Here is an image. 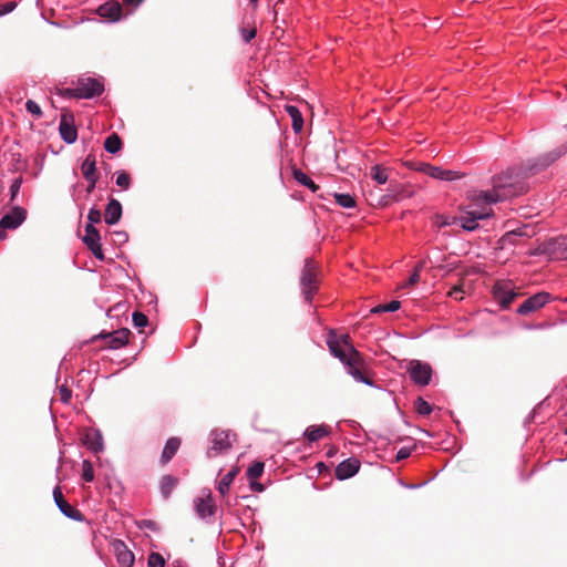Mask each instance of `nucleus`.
Segmentation results:
<instances>
[{"label":"nucleus","mask_w":567,"mask_h":567,"mask_svg":"<svg viewBox=\"0 0 567 567\" xmlns=\"http://www.w3.org/2000/svg\"><path fill=\"white\" fill-rule=\"evenodd\" d=\"M82 477L86 482H92L94 480L93 465L87 460H84L82 463Z\"/></svg>","instance_id":"nucleus-35"},{"label":"nucleus","mask_w":567,"mask_h":567,"mask_svg":"<svg viewBox=\"0 0 567 567\" xmlns=\"http://www.w3.org/2000/svg\"><path fill=\"white\" fill-rule=\"evenodd\" d=\"M83 443L95 454L104 450L103 437L99 430L87 429L83 434Z\"/></svg>","instance_id":"nucleus-13"},{"label":"nucleus","mask_w":567,"mask_h":567,"mask_svg":"<svg viewBox=\"0 0 567 567\" xmlns=\"http://www.w3.org/2000/svg\"><path fill=\"white\" fill-rule=\"evenodd\" d=\"M258 0H251V2L256 6Z\"/></svg>","instance_id":"nucleus-55"},{"label":"nucleus","mask_w":567,"mask_h":567,"mask_svg":"<svg viewBox=\"0 0 567 567\" xmlns=\"http://www.w3.org/2000/svg\"><path fill=\"white\" fill-rule=\"evenodd\" d=\"M293 177H295V179H296L299 184H301V185H303V186H306V187L310 188L312 192H316V190H317L318 186H317V185L313 183V181H312V179H311V178H310L306 173H303L302 171H300V169H295V172H293Z\"/></svg>","instance_id":"nucleus-28"},{"label":"nucleus","mask_w":567,"mask_h":567,"mask_svg":"<svg viewBox=\"0 0 567 567\" xmlns=\"http://www.w3.org/2000/svg\"><path fill=\"white\" fill-rule=\"evenodd\" d=\"M81 172L85 179L97 177L96 161L94 155H87L81 165Z\"/></svg>","instance_id":"nucleus-24"},{"label":"nucleus","mask_w":567,"mask_h":567,"mask_svg":"<svg viewBox=\"0 0 567 567\" xmlns=\"http://www.w3.org/2000/svg\"><path fill=\"white\" fill-rule=\"evenodd\" d=\"M237 473L238 468H233L227 474H225L218 482L217 489L221 496H225L228 493L230 485L233 484Z\"/></svg>","instance_id":"nucleus-25"},{"label":"nucleus","mask_w":567,"mask_h":567,"mask_svg":"<svg viewBox=\"0 0 567 567\" xmlns=\"http://www.w3.org/2000/svg\"><path fill=\"white\" fill-rule=\"evenodd\" d=\"M122 217V205L117 199L111 198L106 205L104 220L107 225H115Z\"/></svg>","instance_id":"nucleus-16"},{"label":"nucleus","mask_w":567,"mask_h":567,"mask_svg":"<svg viewBox=\"0 0 567 567\" xmlns=\"http://www.w3.org/2000/svg\"><path fill=\"white\" fill-rule=\"evenodd\" d=\"M416 169L440 181H455L462 177V174H460L456 171L443 169L441 167L425 163L420 164V166Z\"/></svg>","instance_id":"nucleus-10"},{"label":"nucleus","mask_w":567,"mask_h":567,"mask_svg":"<svg viewBox=\"0 0 567 567\" xmlns=\"http://www.w3.org/2000/svg\"><path fill=\"white\" fill-rule=\"evenodd\" d=\"M493 296L502 308L506 309L516 298L515 287L511 281H497L493 287Z\"/></svg>","instance_id":"nucleus-7"},{"label":"nucleus","mask_w":567,"mask_h":567,"mask_svg":"<svg viewBox=\"0 0 567 567\" xmlns=\"http://www.w3.org/2000/svg\"><path fill=\"white\" fill-rule=\"evenodd\" d=\"M97 179H99V177L87 178V179H86V181H87V183H89V184H87V187H86V193H87V194H91V193L94 190V188H95V186H96V182H97Z\"/></svg>","instance_id":"nucleus-50"},{"label":"nucleus","mask_w":567,"mask_h":567,"mask_svg":"<svg viewBox=\"0 0 567 567\" xmlns=\"http://www.w3.org/2000/svg\"><path fill=\"white\" fill-rule=\"evenodd\" d=\"M21 184H22L21 177L13 179V182L11 183V185H10L11 200H13L16 198V196L18 195Z\"/></svg>","instance_id":"nucleus-44"},{"label":"nucleus","mask_w":567,"mask_h":567,"mask_svg":"<svg viewBox=\"0 0 567 567\" xmlns=\"http://www.w3.org/2000/svg\"><path fill=\"white\" fill-rule=\"evenodd\" d=\"M551 245L554 246V250H556V247L558 248H561V247H565V250L561 251L560 256L563 258H566L567 259V238L566 237H563V238H558V239H555Z\"/></svg>","instance_id":"nucleus-42"},{"label":"nucleus","mask_w":567,"mask_h":567,"mask_svg":"<svg viewBox=\"0 0 567 567\" xmlns=\"http://www.w3.org/2000/svg\"><path fill=\"white\" fill-rule=\"evenodd\" d=\"M132 319H133L134 326L137 328H143L148 322L147 317L141 312H134L132 316Z\"/></svg>","instance_id":"nucleus-40"},{"label":"nucleus","mask_w":567,"mask_h":567,"mask_svg":"<svg viewBox=\"0 0 567 567\" xmlns=\"http://www.w3.org/2000/svg\"><path fill=\"white\" fill-rule=\"evenodd\" d=\"M401 307V303L400 301L398 300H392L391 302L386 303V305H379L374 308L371 309V312L372 313H380V312H394L396 310H399Z\"/></svg>","instance_id":"nucleus-29"},{"label":"nucleus","mask_w":567,"mask_h":567,"mask_svg":"<svg viewBox=\"0 0 567 567\" xmlns=\"http://www.w3.org/2000/svg\"><path fill=\"white\" fill-rule=\"evenodd\" d=\"M83 243L92 251L93 256L100 260H104V254L101 245V236L97 229L92 225L85 226V235Z\"/></svg>","instance_id":"nucleus-9"},{"label":"nucleus","mask_w":567,"mask_h":567,"mask_svg":"<svg viewBox=\"0 0 567 567\" xmlns=\"http://www.w3.org/2000/svg\"><path fill=\"white\" fill-rule=\"evenodd\" d=\"M419 280H420L419 269H415L413 271V274L410 276V278H409L408 282L405 284V286L415 285Z\"/></svg>","instance_id":"nucleus-49"},{"label":"nucleus","mask_w":567,"mask_h":567,"mask_svg":"<svg viewBox=\"0 0 567 567\" xmlns=\"http://www.w3.org/2000/svg\"><path fill=\"white\" fill-rule=\"evenodd\" d=\"M212 445L207 451L208 457L217 456L218 454L225 453L231 447L230 433L226 431L214 430L210 433Z\"/></svg>","instance_id":"nucleus-8"},{"label":"nucleus","mask_w":567,"mask_h":567,"mask_svg":"<svg viewBox=\"0 0 567 567\" xmlns=\"http://www.w3.org/2000/svg\"><path fill=\"white\" fill-rule=\"evenodd\" d=\"M449 296L455 300H462L464 298L463 289L460 286H455L449 291Z\"/></svg>","instance_id":"nucleus-45"},{"label":"nucleus","mask_w":567,"mask_h":567,"mask_svg":"<svg viewBox=\"0 0 567 567\" xmlns=\"http://www.w3.org/2000/svg\"><path fill=\"white\" fill-rule=\"evenodd\" d=\"M16 7V2H7L4 4H0V17L10 13L11 11L14 10Z\"/></svg>","instance_id":"nucleus-46"},{"label":"nucleus","mask_w":567,"mask_h":567,"mask_svg":"<svg viewBox=\"0 0 567 567\" xmlns=\"http://www.w3.org/2000/svg\"><path fill=\"white\" fill-rule=\"evenodd\" d=\"M302 295L306 301H311L317 290V279L315 274V265L310 260H306L302 275L300 278Z\"/></svg>","instance_id":"nucleus-6"},{"label":"nucleus","mask_w":567,"mask_h":567,"mask_svg":"<svg viewBox=\"0 0 567 567\" xmlns=\"http://www.w3.org/2000/svg\"><path fill=\"white\" fill-rule=\"evenodd\" d=\"M142 1L143 0H125L126 3L134 6H138Z\"/></svg>","instance_id":"nucleus-52"},{"label":"nucleus","mask_w":567,"mask_h":567,"mask_svg":"<svg viewBox=\"0 0 567 567\" xmlns=\"http://www.w3.org/2000/svg\"><path fill=\"white\" fill-rule=\"evenodd\" d=\"M101 218H102V214H101L100 209H97L96 207H92L87 213L89 223L86 225L94 226V224H97L101 221Z\"/></svg>","instance_id":"nucleus-37"},{"label":"nucleus","mask_w":567,"mask_h":567,"mask_svg":"<svg viewBox=\"0 0 567 567\" xmlns=\"http://www.w3.org/2000/svg\"><path fill=\"white\" fill-rule=\"evenodd\" d=\"M424 266V261H421L416 267L415 269H419V271L423 268Z\"/></svg>","instance_id":"nucleus-53"},{"label":"nucleus","mask_w":567,"mask_h":567,"mask_svg":"<svg viewBox=\"0 0 567 567\" xmlns=\"http://www.w3.org/2000/svg\"><path fill=\"white\" fill-rule=\"evenodd\" d=\"M250 488L254 492H259V493L264 491V486L260 483L256 482V480L250 481Z\"/></svg>","instance_id":"nucleus-51"},{"label":"nucleus","mask_w":567,"mask_h":567,"mask_svg":"<svg viewBox=\"0 0 567 567\" xmlns=\"http://www.w3.org/2000/svg\"><path fill=\"white\" fill-rule=\"evenodd\" d=\"M255 37H256L255 29H250V30L243 29L241 30V38L246 43L250 42Z\"/></svg>","instance_id":"nucleus-47"},{"label":"nucleus","mask_w":567,"mask_h":567,"mask_svg":"<svg viewBox=\"0 0 567 567\" xmlns=\"http://www.w3.org/2000/svg\"><path fill=\"white\" fill-rule=\"evenodd\" d=\"M371 176L380 185L388 182V174L379 165L372 167Z\"/></svg>","instance_id":"nucleus-34"},{"label":"nucleus","mask_w":567,"mask_h":567,"mask_svg":"<svg viewBox=\"0 0 567 567\" xmlns=\"http://www.w3.org/2000/svg\"><path fill=\"white\" fill-rule=\"evenodd\" d=\"M177 478L171 475H164L161 480L159 488L164 498H168L177 485Z\"/></svg>","instance_id":"nucleus-26"},{"label":"nucleus","mask_w":567,"mask_h":567,"mask_svg":"<svg viewBox=\"0 0 567 567\" xmlns=\"http://www.w3.org/2000/svg\"><path fill=\"white\" fill-rule=\"evenodd\" d=\"M115 183L122 189H128L131 186V176L125 171L115 172Z\"/></svg>","instance_id":"nucleus-32"},{"label":"nucleus","mask_w":567,"mask_h":567,"mask_svg":"<svg viewBox=\"0 0 567 567\" xmlns=\"http://www.w3.org/2000/svg\"><path fill=\"white\" fill-rule=\"evenodd\" d=\"M285 110L288 113V115L291 117L292 130L296 133L301 132L302 127H303V118H302V115H301V112L299 111V109L295 105H286Z\"/></svg>","instance_id":"nucleus-23"},{"label":"nucleus","mask_w":567,"mask_h":567,"mask_svg":"<svg viewBox=\"0 0 567 567\" xmlns=\"http://www.w3.org/2000/svg\"><path fill=\"white\" fill-rule=\"evenodd\" d=\"M113 547L117 563L124 567H132L134 564V555L127 546L122 540H116Z\"/></svg>","instance_id":"nucleus-15"},{"label":"nucleus","mask_w":567,"mask_h":567,"mask_svg":"<svg viewBox=\"0 0 567 567\" xmlns=\"http://www.w3.org/2000/svg\"><path fill=\"white\" fill-rule=\"evenodd\" d=\"M148 566L150 567H165V559L158 553H152L148 556Z\"/></svg>","instance_id":"nucleus-36"},{"label":"nucleus","mask_w":567,"mask_h":567,"mask_svg":"<svg viewBox=\"0 0 567 567\" xmlns=\"http://www.w3.org/2000/svg\"><path fill=\"white\" fill-rule=\"evenodd\" d=\"M330 430L328 425H310L306 429L303 435L308 442H317L329 434Z\"/></svg>","instance_id":"nucleus-21"},{"label":"nucleus","mask_w":567,"mask_h":567,"mask_svg":"<svg viewBox=\"0 0 567 567\" xmlns=\"http://www.w3.org/2000/svg\"><path fill=\"white\" fill-rule=\"evenodd\" d=\"M27 218V210L23 207L14 206L0 219V239L7 237V229H17Z\"/></svg>","instance_id":"nucleus-4"},{"label":"nucleus","mask_w":567,"mask_h":567,"mask_svg":"<svg viewBox=\"0 0 567 567\" xmlns=\"http://www.w3.org/2000/svg\"><path fill=\"white\" fill-rule=\"evenodd\" d=\"M264 467H265V465L262 462L252 463L247 470L248 480L254 481V480H257L258 477H260L261 474L264 473Z\"/></svg>","instance_id":"nucleus-30"},{"label":"nucleus","mask_w":567,"mask_h":567,"mask_svg":"<svg viewBox=\"0 0 567 567\" xmlns=\"http://www.w3.org/2000/svg\"><path fill=\"white\" fill-rule=\"evenodd\" d=\"M415 410L420 415L426 416L432 413L433 406L423 398H417L414 403Z\"/></svg>","instance_id":"nucleus-31"},{"label":"nucleus","mask_w":567,"mask_h":567,"mask_svg":"<svg viewBox=\"0 0 567 567\" xmlns=\"http://www.w3.org/2000/svg\"><path fill=\"white\" fill-rule=\"evenodd\" d=\"M566 151H567V147L563 146L558 152H554V153H550L547 156H545V161L542 164V167L548 166L550 163H553L554 161L559 158L561 156V154H564Z\"/></svg>","instance_id":"nucleus-38"},{"label":"nucleus","mask_w":567,"mask_h":567,"mask_svg":"<svg viewBox=\"0 0 567 567\" xmlns=\"http://www.w3.org/2000/svg\"><path fill=\"white\" fill-rule=\"evenodd\" d=\"M130 330L120 329L107 333L104 338L107 340L106 344L112 349H118L128 342Z\"/></svg>","instance_id":"nucleus-17"},{"label":"nucleus","mask_w":567,"mask_h":567,"mask_svg":"<svg viewBox=\"0 0 567 567\" xmlns=\"http://www.w3.org/2000/svg\"><path fill=\"white\" fill-rule=\"evenodd\" d=\"M53 498H54V502H55L56 506L59 507V509L61 511V513L64 516H66L69 518H72L74 520H81L82 519V514L78 509H75L73 506H71L64 499L60 486H55L54 487V489H53Z\"/></svg>","instance_id":"nucleus-12"},{"label":"nucleus","mask_w":567,"mask_h":567,"mask_svg":"<svg viewBox=\"0 0 567 567\" xmlns=\"http://www.w3.org/2000/svg\"><path fill=\"white\" fill-rule=\"evenodd\" d=\"M543 161H545V157L543 158ZM543 163H544V162H542V163L539 164V167H536V171H539V168H543V167H542V164H543Z\"/></svg>","instance_id":"nucleus-54"},{"label":"nucleus","mask_w":567,"mask_h":567,"mask_svg":"<svg viewBox=\"0 0 567 567\" xmlns=\"http://www.w3.org/2000/svg\"><path fill=\"white\" fill-rule=\"evenodd\" d=\"M122 8L118 2L110 1L99 7L97 13L102 18H109L112 21H117L121 17Z\"/></svg>","instance_id":"nucleus-19"},{"label":"nucleus","mask_w":567,"mask_h":567,"mask_svg":"<svg viewBox=\"0 0 567 567\" xmlns=\"http://www.w3.org/2000/svg\"><path fill=\"white\" fill-rule=\"evenodd\" d=\"M195 509L202 518L214 515V504L209 493L206 497L195 499Z\"/></svg>","instance_id":"nucleus-20"},{"label":"nucleus","mask_w":567,"mask_h":567,"mask_svg":"<svg viewBox=\"0 0 567 567\" xmlns=\"http://www.w3.org/2000/svg\"><path fill=\"white\" fill-rule=\"evenodd\" d=\"M181 440L177 437H171L167 440L164 450L162 452V462L167 463L173 458V456L176 454L177 450L179 449Z\"/></svg>","instance_id":"nucleus-22"},{"label":"nucleus","mask_w":567,"mask_h":567,"mask_svg":"<svg viewBox=\"0 0 567 567\" xmlns=\"http://www.w3.org/2000/svg\"><path fill=\"white\" fill-rule=\"evenodd\" d=\"M104 90L101 80L94 78H79L75 87L72 90L73 95L81 99H91L100 95Z\"/></svg>","instance_id":"nucleus-3"},{"label":"nucleus","mask_w":567,"mask_h":567,"mask_svg":"<svg viewBox=\"0 0 567 567\" xmlns=\"http://www.w3.org/2000/svg\"><path fill=\"white\" fill-rule=\"evenodd\" d=\"M104 148L111 154L117 153L122 148V141L117 134L110 135L104 142Z\"/></svg>","instance_id":"nucleus-27"},{"label":"nucleus","mask_w":567,"mask_h":567,"mask_svg":"<svg viewBox=\"0 0 567 567\" xmlns=\"http://www.w3.org/2000/svg\"><path fill=\"white\" fill-rule=\"evenodd\" d=\"M550 300V295L547 292H538L526 299L517 309L519 315H527L535 310L540 309Z\"/></svg>","instance_id":"nucleus-11"},{"label":"nucleus","mask_w":567,"mask_h":567,"mask_svg":"<svg viewBox=\"0 0 567 567\" xmlns=\"http://www.w3.org/2000/svg\"><path fill=\"white\" fill-rule=\"evenodd\" d=\"M522 176L514 171H507L493 178L491 190H474L468 194L466 215L461 218L464 230L473 231L478 227V220L489 218L493 215L492 205L525 192Z\"/></svg>","instance_id":"nucleus-1"},{"label":"nucleus","mask_w":567,"mask_h":567,"mask_svg":"<svg viewBox=\"0 0 567 567\" xmlns=\"http://www.w3.org/2000/svg\"><path fill=\"white\" fill-rule=\"evenodd\" d=\"M411 455V451L408 447H402L396 453V460L402 461L408 458Z\"/></svg>","instance_id":"nucleus-48"},{"label":"nucleus","mask_w":567,"mask_h":567,"mask_svg":"<svg viewBox=\"0 0 567 567\" xmlns=\"http://www.w3.org/2000/svg\"><path fill=\"white\" fill-rule=\"evenodd\" d=\"M59 395H60V400L63 403H69L72 398V392L68 386L61 385V386H59Z\"/></svg>","instance_id":"nucleus-41"},{"label":"nucleus","mask_w":567,"mask_h":567,"mask_svg":"<svg viewBox=\"0 0 567 567\" xmlns=\"http://www.w3.org/2000/svg\"><path fill=\"white\" fill-rule=\"evenodd\" d=\"M408 372L415 384L424 386L431 381L432 368L426 362L411 360L408 364Z\"/></svg>","instance_id":"nucleus-5"},{"label":"nucleus","mask_w":567,"mask_h":567,"mask_svg":"<svg viewBox=\"0 0 567 567\" xmlns=\"http://www.w3.org/2000/svg\"><path fill=\"white\" fill-rule=\"evenodd\" d=\"M327 344L331 354L338 358L346 365L348 373L355 381L372 385V381L364 378L358 368L360 354L350 343L349 336L346 334L338 337L334 333H330Z\"/></svg>","instance_id":"nucleus-2"},{"label":"nucleus","mask_w":567,"mask_h":567,"mask_svg":"<svg viewBox=\"0 0 567 567\" xmlns=\"http://www.w3.org/2000/svg\"><path fill=\"white\" fill-rule=\"evenodd\" d=\"M334 199L338 205L344 208H352L355 205V200L349 194H334Z\"/></svg>","instance_id":"nucleus-33"},{"label":"nucleus","mask_w":567,"mask_h":567,"mask_svg":"<svg viewBox=\"0 0 567 567\" xmlns=\"http://www.w3.org/2000/svg\"><path fill=\"white\" fill-rule=\"evenodd\" d=\"M25 109L29 113L33 114L37 117H40L42 115L40 105L32 100H28L25 102Z\"/></svg>","instance_id":"nucleus-39"},{"label":"nucleus","mask_w":567,"mask_h":567,"mask_svg":"<svg viewBox=\"0 0 567 567\" xmlns=\"http://www.w3.org/2000/svg\"><path fill=\"white\" fill-rule=\"evenodd\" d=\"M360 468V462L355 458H348L342 461L337 467H336V477L340 481L347 480L352 477L358 473Z\"/></svg>","instance_id":"nucleus-14"},{"label":"nucleus","mask_w":567,"mask_h":567,"mask_svg":"<svg viewBox=\"0 0 567 567\" xmlns=\"http://www.w3.org/2000/svg\"><path fill=\"white\" fill-rule=\"evenodd\" d=\"M59 131L61 137L68 144H72L78 138V132L75 126L69 121L66 115H63L60 122Z\"/></svg>","instance_id":"nucleus-18"},{"label":"nucleus","mask_w":567,"mask_h":567,"mask_svg":"<svg viewBox=\"0 0 567 567\" xmlns=\"http://www.w3.org/2000/svg\"><path fill=\"white\" fill-rule=\"evenodd\" d=\"M466 205L463 208V214L458 218H449V217H441L442 219L439 221L440 226H449L454 223L461 224V218L466 215L465 213ZM462 227V225H460Z\"/></svg>","instance_id":"nucleus-43"}]
</instances>
